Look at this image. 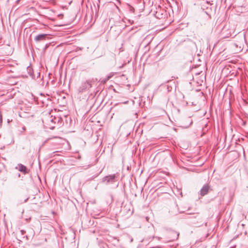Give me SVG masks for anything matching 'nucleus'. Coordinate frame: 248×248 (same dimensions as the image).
<instances>
[{
	"instance_id": "1",
	"label": "nucleus",
	"mask_w": 248,
	"mask_h": 248,
	"mask_svg": "<svg viewBox=\"0 0 248 248\" xmlns=\"http://www.w3.org/2000/svg\"><path fill=\"white\" fill-rule=\"evenodd\" d=\"M93 82L92 79H88L82 81L78 88V93H83L88 91L92 87Z\"/></svg>"
},
{
	"instance_id": "12",
	"label": "nucleus",
	"mask_w": 248,
	"mask_h": 248,
	"mask_svg": "<svg viewBox=\"0 0 248 248\" xmlns=\"http://www.w3.org/2000/svg\"><path fill=\"white\" fill-rule=\"evenodd\" d=\"M58 16L59 17H60V18H62V16H63V15L62 14H60Z\"/></svg>"
},
{
	"instance_id": "16",
	"label": "nucleus",
	"mask_w": 248,
	"mask_h": 248,
	"mask_svg": "<svg viewBox=\"0 0 248 248\" xmlns=\"http://www.w3.org/2000/svg\"><path fill=\"white\" fill-rule=\"evenodd\" d=\"M31 69V68H30V67L28 68V70H29V71H30Z\"/></svg>"
},
{
	"instance_id": "3",
	"label": "nucleus",
	"mask_w": 248,
	"mask_h": 248,
	"mask_svg": "<svg viewBox=\"0 0 248 248\" xmlns=\"http://www.w3.org/2000/svg\"><path fill=\"white\" fill-rule=\"evenodd\" d=\"M49 38V35L48 34H39L34 37V40L36 43H40L48 40Z\"/></svg>"
},
{
	"instance_id": "7",
	"label": "nucleus",
	"mask_w": 248,
	"mask_h": 248,
	"mask_svg": "<svg viewBox=\"0 0 248 248\" xmlns=\"http://www.w3.org/2000/svg\"><path fill=\"white\" fill-rule=\"evenodd\" d=\"M166 16V11L163 9H159L155 14V16L158 19L164 18Z\"/></svg>"
},
{
	"instance_id": "5",
	"label": "nucleus",
	"mask_w": 248,
	"mask_h": 248,
	"mask_svg": "<svg viewBox=\"0 0 248 248\" xmlns=\"http://www.w3.org/2000/svg\"><path fill=\"white\" fill-rule=\"evenodd\" d=\"M192 223L195 227H198L202 226L204 222L201 216H198L197 217L193 220Z\"/></svg>"
},
{
	"instance_id": "17",
	"label": "nucleus",
	"mask_w": 248,
	"mask_h": 248,
	"mask_svg": "<svg viewBox=\"0 0 248 248\" xmlns=\"http://www.w3.org/2000/svg\"><path fill=\"white\" fill-rule=\"evenodd\" d=\"M27 200H28V199H26V200H25V202H26Z\"/></svg>"
},
{
	"instance_id": "4",
	"label": "nucleus",
	"mask_w": 248,
	"mask_h": 248,
	"mask_svg": "<svg viewBox=\"0 0 248 248\" xmlns=\"http://www.w3.org/2000/svg\"><path fill=\"white\" fill-rule=\"evenodd\" d=\"M192 123L191 118L187 117L183 120L180 126L184 128H187L191 125Z\"/></svg>"
},
{
	"instance_id": "13",
	"label": "nucleus",
	"mask_w": 248,
	"mask_h": 248,
	"mask_svg": "<svg viewBox=\"0 0 248 248\" xmlns=\"http://www.w3.org/2000/svg\"><path fill=\"white\" fill-rule=\"evenodd\" d=\"M21 233L22 235L24 234V232H25L24 230H21Z\"/></svg>"
},
{
	"instance_id": "15",
	"label": "nucleus",
	"mask_w": 248,
	"mask_h": 248,
	"mask_svg": "<svg viewBox=\"0 0 248 248\" xmlns=\"http://www.w3.org/2000/svg\"><path fill=\"white\" fill-rule=\"evenodd\" d=\"M151 248H161L157 246V247H151Z\"/></svg>"
},
{
	"instance_id": "2",
	"label": "nucleus",
	"mask_w": 248,
	"mask_h": 248,
	"mask_svg": "<svg viewBox=\"0 0 248 248\" xmlns=\"http://www.w3.org/2000/svg\"><path fill=\"white\" fill-rule=\"evenodd\" d=\"M118 181V174H112L104 177L102 179V182L105 183L107 185L114 184Z\"/></svg>"
},
{
	"instance_id": "18",
	"label": "nucleus",
	"mask_w": 248,
	"mask_h": 248,
	"mask_svg": "<svg viewBox=\"0 0 248 248\" xmlns=\"http://www.w3.org/2000/svg\"><path fill=\"white\" fill-rule=\"evenodd\" d=\"M127 103V101H126L125 102H124V104H126Z\"/></svg>"
},
{
	"instance_id": "8",
	"label": "nucleus",
	"mask_w": 248,
	"mask_h": 248,
	"mask_svg": "<svg viewBox=\"0 0 248 248\" xmlns=\"http://www.w3.org/2000/svg\"><path fill=\"white\" fill-rule=\"evenodd\" d=\"M209 188L210 187L208 185H204L200 190V195L202 196H204L206 195L208 192Z\"/></svg>"
},
{
	"instance_id": "19",
	"label": "nucleus",
	"mask_w": 248,
	"mask_h": 248,
	"mask_svg": "<svg viewBox=\"0 0 248 248\" xmlns=\"http://www.w3.org/2000/svg\"><path fill=\"white\" fill-rule=\"evenodd\" d=\"M156 238H157L158 239H160V238H159V237H156Z\"/></svg>"
},
{
	"instance_id": "10",
	"label": "nucleus",
	"mask_w": 248,
	"mask_h": 248,
	"mask_svg": "<svg viewBox=\"0 0 248 248\" xmlns=\"http://www.w3.org/2000/svg\"><path fill=\"white\" fill-rule=\"evenodd\" d=\"M56 120H58V121H59V120H58V118H55V117L53 118V117H52V116H50V121L51 122L55 123H56Z\"/></svg>"
},
{
	"instance_id": "6",
	"label": "nucleus",
	"mask_w": 248,
	"mask_h": 248,
	"mask_svg": "<svg viewBox=\"0 0 248 248\" xmlns=\"http://www.w3.org/2000/svg\"><path fill=\"white\" fill-rule=\"evenodd\" d=\"M179 233L175 231H171L169 232V236L168 237L169 241H174L178 238Z\"/></svg>"
},
{
	"instance_id": "21",
	"label": "nucleus",
	"mask_w": 248,
	"mask_h": 248,
	"mask_svg": "<svg viewBox=\"0 0 248 248\" xmlns=\"http://www.w3.org/2000/svg\"><path fill=\"white\" fill-rule=\"evenodd\" d=\"M109 78H110V77H108V79Z\"/></svg>"
},
{
	"instance_id": "20",
	"label": "nucleus",
	"mask_w": 248,
	"mask_h": 248,
	"mask_svg": "<svg viewBox=\"0 0 248 248\" xmlns=\"http://www.w3.org/2000/svg\"><path fill=\"white\" fill-rule=\"evenodd\" d=\"M38 76H40V73H38Z\"/></svg>"
},
{
	"instance_id": "14",
	"label": "nucleus",
	"mask_w": 248,
	"mask_h": 248,
	"mask_svg": "<svg viewBox=\"0 0 248 248\" xmlns=\"http://www.w3.org/2000/svg\"><path fill=\"white\" fill-rule=\"evenodd\" d=\"M22 130H23V131H25V130H26V127H25V126H23V127H22Z\"/></svg>"
},
{
	"instance_id": "11",
	"label": "nucleus",
	"mask_w": 248,
	"mask_h": 248,
	"mask_svg": "<svg viewBox=\"0 0 248 248\" xmlns=\"http://www.w3.org/2000/svg\"><path fill=\"white\" fill-rule=\"evenodd\" d=\"M243 245L242 244H240V245H235L231 247L230 248H235L236 247H242Z\"/></svg>"
},
{
	"instance_id": "9",
	"label": "nucleus",
	"mask_w": 248,
	"mask_h": 248,
	"mask_svg": "<svg viewBox=\"0 0 248 248\" xmlns=\"http://www.w3.org/2000/svg\"><path fill=\"white\" fill-rule=\"evenodd\" d=\"M18 166V170L19 171L22 172L25 174L28 173L27 168L25 166L22 165V164H19Z\"/></svg>"
}]
</instances>
